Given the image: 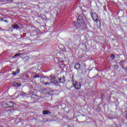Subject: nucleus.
Wrapping results in <instances>:
<instances>
[{"label":"nucleus","mask_w":127,"mask_h":127,"mask_svg":"<svg viewBox=\"0 0 127 127\" xmlns=\"http://www.w3.org/2000/svg\"><path fill=\"white\" fill-rule=\"evenodd\" d=\"M80 67V64L77 63L75 64V65L74 66L75 69H79Z\"/></svg>","instance_id":"5"},{"label":"nucleus","mask_w":127,"mask_h":127,"mask_svg":"<svg viewBox=\"0 0 127 127\" xmlns=\"http://www.w3.org/2000/svg\"><path fill=\"white\" fill-rule=\"evenodd\" d=\"M80 17H81V16H78V18H80Z\"/></svg>","instance_id":"17"},{"label":"nucleus","mask_w":127,"mask_h":127,"mask_svg":"<svg viewBox=\"0 0 127 127\" xmlns=\"http://www.w3.org/2000/svg\"><path fill=\"white\" fill-rule=\"evenodd\" d=\"M10 108H13V105L12 106H10Z\"/></svg>","instance_id":"15"},{"label":"nucleus","mask_w":127,"mask_h":127,"mask_svg":"<svg viewBox=\"0 0 127 127\" xmlns=\"http://www.w3.org/2000/svg\"><path fill=\"white\" fill-rule=\"evenodd\" d=\"M73 24L76 27H80L83 24V19H77V22H73Z\"/></svg>","instance_id":"2"},{"label":"nucleus","mask_w":127,"mask_h":127,"mask_svg":"<svg viewBox=\"0 0 127 127\" xmlns=\"http://www.w3.org/2000/svg\"><path fill=\"white\" fill-rule=\"evenodd\" d=\"M91 16L93 19V20L96 22L97 25L100 26L101 25V22L99 20L98 18V15L96 13H92L91 14Z\"/></svg>","instance_id":"1"},{"label":"nucleus","mask_w":127,"mask_h":127,"mask_svg":"<svg viewBox=\"0 0 127 127\" xmlns=\"http://www.w3.org/2000/svg\"><path fill=\"white\" fill-rule=\"evenodd\" d=\"M17 74V73L16 72V71H13V72H12V75H13V76L16 75Z\"/></svg>","instance_id":"11"},{"label":"nucleus","mask_w":127,"mask_h":127,"mask_svg":"<svg viewBox=\"0 0 127 127\" xmlns=\"http://www.w3.org/2000/svg\"><path fill=\"white\" fill-rule=\"evenodd\" d=\"M44 85H45L46 86L47 85H49V83H48V82H45L44 83Z\"/></svg>","instance_id":"14"},{"label":"nucleus","mask_w":127,"mask_h":127,"mask_svg":"<svg viewBox=\"0 0 127 127\" xmlns=\"http://www.w3.org/2000/svg\"><path fill=\"white\" fill-rule=\"evenodd\" d=\"M14 86H16V87H19V86H21V84L19 83H17L16 82L14 83Z\"/></svg>","instance_id":"8"},{"label":"nucleus","mask_w":127,"mask_h":127,"mask_svg":"<svg viewBox=\"0 0 127 127\" xmlns=\"http://www.w3.org/2000/svg\"><path fill=\"white\" fill-rule=\"evenodd\" d=\"M4 21L5 22H7V21H6V20H4Z\"/></svg>","instance_id":"16"},{"label":"nucleus","mask_w":127,"mask_h":127,"mask_svg":"<svg viewBox=\"0 0 127 127\" xmlns=\"http://www.w3.org/2000/svg\"><path fill=\"white\" fill-rule=\"evenodd\" d=\"M19 72H20L19 69H17V70H16V72L17 73V74H19Z\"/></svg>","instance_id":"13"},{"label":"nucleus","mask_w":127,"mask_h":127,"mask_svg":"<svg viewBox=\"0 0 127 127\" xmlns=\"http://www.w3.org/2000/svg\"><path fill=\"white\" fill-rule=\"evenodd\" d=\"M20 56V54L18 53V54H16L13 57V58H14V57H16L17 56Z\"/></svg>","instance_id":"9"},{"label":"nucleus","mask_w":127,"mask_h":127,"mask_svg":"<svg viewBox=\"0 0 127 127\" xmlns=\"http://www.w3.org/2000/svg\"><path fill=\"white\" fill-rule=\"evenodd\" d=\"M59 81H60V82H59V83H64L65 82V79L60 78H59Z\"/></svg>","instance_id":"6"},{"label":"nucleus","mask_w":127,"mask_h":127,"mask_svg":"<svg viewBox=\"0 0 127 127\" xmlns=\"http://www.w3.org/2000/svg\"><path fill=\"white\" fill-rule=\"evenodd\" d=\"M51 113L48 110H44L43 111V115H50Z\"/></svg>","instance_id":"4"},{"label":"nucleus","mask_w":127,"mask_h":127,"mask_svg":"<svg viewBox=\"0 0 127 127\" xmlns=\"http://www.w3.org/2000/svg\"><path fill=\"white\" fill-rule=\"evenodd\" d=\"M34 78H39V75H35L33 76Z\"/></svg>","instance_id":"12"},{"label":"nucleus","mask_w":127,"mask_h":127,"mask_svg":"<svg viewBox=\"0 0 127 127\" xmlns=\"http://www.w3.org/2000/svg\"><path fill=\"white\" fill-rule=\"evenodd\" d=\"M12 27L13 28H15L16 29H17V28H19V27L18 26V25L17 24H14L13 25Z\"/></svg>","instance_id":"7"},{"label":"nucleus","mask_w":127,"mask_h":127,"mask_svg":"<svg viewBox=\"0 0 127 127\" xmlns=\"http://www.w3.org/2000/svg\"><path fill=\"white\" fill-rule=\"evenodd\" d=\"M10 103H12V102H10Z\"/></svg>","instance_id":"19"},{"label":"nucleus","mask_w":127,"mask_h":127,"mask_svg":"<svg viewBox=\"0 0 127 127\" xmlns=\"http://www.w3.org/2000/svg\"><path fill=\"white\" fill-rule=\"evenodd\" d=\"M73 86L76 90H80V89H81V84L79 82L76 81L74 82L73 83Z\"/></svg>","instance_id":"3"},{"label":"nucleus","mask_w":127,"mask_h":127,"mask_svg":"<svg viewBox=\"0 0 127 127\" xmlns=\"http://www.w3.org/2000/svg\"><path fill=\"white\" fill-rule=\"evenodd\" d=\"M111 58H112V59H115V55H114V54H111Z\"/></svg>","instance_id":"10"},{"label":"nucleus","mask_w":127,"mask_h":127,"mask_svg":"<svg viewBox=\"0 0 127 127\" xmlns=\"http://www.w3.org/2000/svg\"><path fill=\"white\" fill-rule=\"evenodd\" d=\"M56 83H58L57 81H56Z\"/></svg>","instance_id":"18"}]
</instances>
